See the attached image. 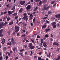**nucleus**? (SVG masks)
Here are the masks:
<instances>
[{"label":"nucleus","mask_w":60,"mask_h":60,"mask_svg":"<svg viewBox=\"0 0 60 60\" xmlns=\"http://www.w3.org/2000/svg\"><path fill=\"white\" fill-rule=\"evenodd\" d=\"M14 29L15 30V32L16 33L19 30V27L18 26H15Z\"/></svg>","instance_id":"2"},{"label":"nucleus","mask_w":60,"mask_h":60,"mask_svg":"<svg viewBox=\"0 0 60 60\" xmlns=\"http://www.w3.org/2000/svg\"><path fill=\"white\" fill-rule=\"evenodd\" d=\"M2 42L1 43H2L3 44H4L5 43V39H4V38H3L2 40Z\"/></svg>","instance_id":"10"},{"label":"nucleus","mask_w":60,"mask_h":60,"mask_svg":"<svg viewBox=\"0 0 60 60\" xmlns=\"http://www.w3.org/2000/svg\"><path fill=\"white\" fill-rule=\"evenodd\" d=\"M25 50V49H22L20 50H19L20 52H22V51H23Z\"/></svg>","instance_id":"28"},{"label":"nucleus","mask_w":60,"mask_h":60,"mask_svg":"<svg viewBox=\"0 0 60 60\" xmlns=\"http://www.w3.org/2000/svg\"><path fill=\"white\" fill-rule=\"evenodd\" d=\"M13 21L9 23V25H12V24H13Z\"/></svg>","instance_id":"16"},{"label":"nucleus","mask_w":60,"mask_h":60,"mask_svg":"<svg viewBox=\"0 0 60 60\" xmlns=\"http://www.w3.org/2000/svg\"><path fill=\"white\" fill-rule=\"evenodd\" d=\"M55 2H56V1H54L51 2V4H53L55 3Z\"/></svg>","instance_id":"31"},{"label":"nucleus","mask_w":60,"mask_h":60,"mask_svg":"<svg viewBox=\"0 0 60 60\" xmlns=\"http://www.w3.org/2000/svg\"><path fill=\"white\" fill-rule=\"evenodd\" d=\"M11 41L12 43H13V42L14 41V39H13V38H11Z\"/></svg>","instance_id":"29"},{"label":"nucleus","mask_w":60,"mask_h":60,"mask_svg":"<svg viewBox=\"0 0 60 60\" xmlns=\"http://www.w3.org/2000/svg\"><path fill=\"white\" fill-rule=\"evenodd\" d=\"M46 6H45V5H44V6L43 8V10H48V9H49V8H50V6H49L48 7H46Z\"/></svg>","instance_id":"3"},{"label":"nucleus","mask_w":60,"mask_h":60,"mask_svg":"<svg viewBox=\"0 0 60 60\" xmlns=\"http://www.w3.org/2000/svg\"><path fill=\"white\" fill-rule=\"evenodd\" d=\"M8 33L9 34H10V31H8Z\"/></svg>","instance_id":"60"},{"label":"nucleus","mask_w":60,"mask_h":60,"mask_svg":"<svg viewBox=\"0 0 60 60\" xmlns=\"http://www.w3.org/2000/svg\"><path fill=\"white\" fill-rule=\"evenodd\" d=\"M56 42H55L53 43V45H56Z\"/></svg>","instance_id":"49"},{"label":"nucleus","mask_w":60,"mask_h":60,"mask_svg":"<svg viewBox=\"0 0 60 60\" xmlns=\"http://www.w3.org/2000/svg\"><path fill=\"white\" fill-rule=\"evenodd\" d=\"M43 39H41V43H43Z\"/></svg>","instance_id":"35"},{"label":"nucleus","mask_w":60,"mask_h":60,"mask_svg":"<svg viewBox=\"0 0 60 60\" xmlns=\"http://www.w3.org/2000/svg\"><path fill=\"white\" fill-rule=\"evenodd\" d=\"M41 0H35V2H40Z\"/></svg>","instance_id":"38"},{"label":"nucleus","mask_w":60,"mask_h":60,"mask_svg":"<svg viewBox=\"0 0 60 60\" xmlns=\"http://www.w3.org/2000/svg\"><path fill=\"white\" fill-rule=\"evenodd\" d=\"M4 26V24H3V22H2L1 23V22H0V29L3 28V26Z\"/></svg>","instance_id":"6"},{"label":"nucleus","mask_w":60,"mask_h":60,"mask_svg":"<svg viewBox=\"0 0 60 60\" xmlns=\"http://www.w3.org/2000/svg\"><path fill=\"white\" fill-rule=\"evenodd\" d=\"M25 48H27V45H26L24 46Z\"/></svg>","instance_id":"41"},{"label":"nucleus","mask_w":60,"mask_h":60,"mask_svg":"<svg viewBox=\"0 0 60 60\" xmlns=\"http://www.w3.org/2000/svg\"><path fill=\"white\" fill-rule=\"evenodd\" d=\"M34 17V15H32V14H31L29 17V18H30V19H33V17Z\"/></svg>","instance_id":"8"},{"label":"nucleus","mask_w":60,"mask_h":60,"mask_svg":"<svg viewBox=\"0 0 60 60\" xmlns=\"http://www.w3.org/2000/svg\"><path fill=\"white\" fill-rule=\"evenodd\" d=\"M47 26V25H45L43 26L42 27V29H43L44 28H45L46 27V26Z\"/></svg>","instance_id":"14"},{"label":"nucleus","mask_w":60,"mask_h":60,"mask_svg":"<svg viewBox=\"0 0 60 60\" xmlns=\"http://www.w3.org/2000/svg\"><path fill=\"white\" fill-rule=\"evenodd\" d=\"M38 9V8L37 7H36L35 9H34V11H36V10H37Z\"/></svg>","instance_id":"39"},{"label":"nucleus","mask_w":60,"mask_h":60,"mask_svg":"<svg viewBox=\"0 0 60 60\" xmlns=\"http://www.w3.org/2000/svg\"><path fill=\"white\" fill-rule=\"evenodd\" d=\"M17 14H18L17 13H15L14 14H12V15H13V17H15V16H17Z\"/></svg>","instance_id":"13"},{"label":"nucleus","mask_w":60,"mask_h":60,"mask_svg":"<svg viewBox=\"0 0 60 60\" xmlns=\"http://www.w3.org/2000/svg\"><path fill=\"white\" fill-rule=\"evenodd\" d=\"M55 24H56V23L55 22H53L52 23V26H54L55 25Z\"/></svg>","instance_id":"20"},{"label":"nucleus","mask_w":60,"mask_h":60,"mask_svg":"<svg viewBox=\"0 0 60 60\" xmlns=\"http://www.w3.org/2000/svg\"><path fill=\"white\" fill-rule=\"evenodd\" d=\"M38 59L39 60H41V57H38Z\"/></svg>","instance_id":"36"},{"label":"nucleus","mask_w":60,"mask_h":60,"mask_svg":"<svg viewBox=\"0 0 60 60\" xmlns=\"http://www.w3.org/2000/svg\"><path fill=\"white\" fill-rule=\"evenodd\" d=\"M50 41H51V42H52V41H53V39H52V38H51L50 40Z\"/></svg>","instance_id":"43"},{"label":"nucleus","mask_w":60,"mask_h":60,"mask_svg":"<svg viewBox=\"0 0 60 60\" xmlns=\"http://www.w3.org/2000/svg\"><path fill=\"white\" fill-rule=\"evenodd\" d=\"M19 22V21L17 19V20L16 24H18Z\"/></svg>","instance_id":"57"},{"label":"nucleus","mask_w":60,"mask_h":60,"mask_svg":"<svg viewBox=\"0 0 60 60\" xmlns=\"http://www.w3.org/2000/svg\"><path fill=\"white\" fill-rule=\"evenodd\" d=\"M57 46H58L59 45V44H58V43L56 42V45Z\"/></svg>","instance_id":"59"},{"label":"nucleus","mask_w":60,"mask_h":60,"mask_svg":"<svg viewBox=\"0 0 60 60\" xmlns=\"http://www.w3.org/2000/svg\"><path fill=\"white\" fill-rule=\"evenodd\" d=\"M8 45L11 46V42H8Z\"/></svg>","instance_id":"21"},{"label":"nucleus","mask_w":60,"mask_h":60,"mask_svg":"<svg viewBox=\"0 0 60 60\" xmlns=\"http://www.w3.org/2000/svg\"><path fill=\"white\" fill-rule=\"evenodd\" d=\"M15 6H14L13 7V8L11 9V10H14L15 9Z\"/></svg>","instance_id":"19"},{"label":"nucleus","mask_w":60,"mask_h":60,"mask_svg":"<svg viewBox=\"0 0 60 60\" xmlns=\"http://www.w3.org/2000/svg\"><path fill=\"white\" fill-rule=\"evenodd\" d=\"M47 17H44V18H43V19L44 20V19H47Z\"/></svg>","instance_id":"52"},{"label":"nucleus","mask_w":60,"mask_h":60,"mask_svg":"<svg viewBox=\"0 0 60 60\" xmlns=\"http://www.w3.org/2000/svg\"><path fill=\"white\" fill-rule=\"evenodd\" d=\"M45 37H48V34H46V35H45Z\"/></svg>","instance_id":"54"},{"label":"nucleus","mask_w":60,"mask_h":60,"mask_svg":"<svg viewBox=\"0 0 60 60\" xmlns=\"http://www.w3.org/2000/svg\"><path fill=\"white\" fill-rule=\"evenodd\" d=\"M3 49L4 51H6V49H7V48L5 47H4Z\"/></svg>","instance_id":"24"},{"label":"nucleus","mask_w":60,"mask_h":60,"mask_svg":"<svg viewBox=\"0 0 60 60\" xmlns=\"http://www.w3.org/2000/svg\"><path fill=\"white\" fill-rule=\"evenodd\" d=\"M12 34L13 35H15L16 34L15 33V32H13L12 33Z\"/></svg>","instance_id":"48"},{"label":"nucleus","mask_w":60,"mask_h":60,"mask_svg":"<svg viewBox=\"0 0 60 60\" xmlns=\"http://www.w3.org/2000/svg\"><path fill=\"white\" fill-rule=\"evenodd\" d=\"M4 14V12H1V14H0V16H1V15H3Z\"/></svg>","instance_id":"45"},{"label":"nucleus","mask_w":60,"mask_h":60,"mask_svg":"<svg viewBox=\"0 0 60 60\" xmlns=\"http://www.w3.org/2000/svg\"><path fill=\"white\" fill-rule=\"evenodd\" d=\"M0 60H3V57L2 56L0 57Z\"/></svg>","instance_id":"44"},{"label":"nucleus","mask_w":60,"mask_h":60,"mask_svg":"<svg viewBox=\"0 0 60 60\" xmlns=\"http://www.w3.org/2000/svg\"><path fill=\"white\" fill-rule=\"evenodd\" d=\"M16 47H14L13 49V51H15V50H16Z\"/></svg>","instance_id":"33"},{"label":"nucleus","mask_w":60,"mask_h":60,"mask_svg":"<svg viewBox=\"0 0 60 60\" xmlns=\"http://www.w3.org/2000/svg\"><path fill=\"white\" fill-rule=\"evenodd\" d=\"M22 11H23V8H21L19 10V12H20V13H21V12H22Z\"/></svg>","instance_id":"18"},{"label":"nucleus","mask_w":60,"mask_h":60,"mask_svg":"<svg viewBox=\"0 0 60 60\" xmlns=\"http://www.w3.org/2000/svg\"><path fill=\"white\" fill-rule=\"evenodd\" d=\"M50 28H49L46 29L45 30V31L46 32H47L48 31H50Z\"/></svg>","instance_id":"17"},{"label":"nucleus","mask_w":60,"mask_h":60,"mask_svg":"<svg viewBox=\"0 0 60 60\" xmlns=\"http://www.w3.org/2000/svg\"><path fill=\"white\" fill-rule=\"evenodd\" d=\"M22 23V22H20L19 23L18 25H20V24H21Z\"/></svg>","instance_id":"58"},{"label":"nucleus","mask_w":60,"mask_h":60,"mask_svg":"<svg viewBox=\"0 0 60 60\" xmlns=\"http://www.w3.org/2000/svg\"><path fill=\"white\" fill-rule=\"evenodd\" d=\"M30 52H31V53H30V55H33V52L32 51H30Z\"/></svg>","instance_id":"47"},{"label":"nucleus","mask_w":60,"mask_h":60,"mask_svg":"<svg viewBox=\"0 0 60 60\" xmlns=\"http://www.w3.org/2000/svg\"><path fill=\"white\" fill-rule=\"evenodd\" d=\"M35 18H34L33 19V22L34 23L35 22Z\"/></svg>","instance_id":"32"},{"label":"nucleus","mask_w":60,"mask_h":60,"mask_svg":"<svg viewBox=\"0 0 60 60\" xmlns=\"http://www.w3.org/2000/svg\"><path fill=\"white\" fill-rule=\"evenodd\" d=\"M56 24L54 25L53 26V28H56Z\"/></svg>","instance_id":"34"},{"label":"nucleus","mask_w":60,"mask_h":60,"mask_svg":"<svg viewBox=\"0 0 60 60\" xmlns=\"http://www.w3.org/2000/svg\"><path fill=\"white\" fill-rule=\"evenodd\" d=\"M47 43L45 42H44L43 43V46L44 47H46L47 46V45H46Z\"/></svg>","instance_id":"9"},{"label":"nucleus","mask_w":60,"mask_h":60,"mask_svg":"<svg viewBox=\"0 0 60 60\" xmlns=\"http://www.w3.org/2000/svg\"><path fill=\"white\" fill-rule=\"evenodd\" d=\"M51 54V53H50V52L49 53V55H48V54H47V57H49V58H50V56H51L50 54Z\"/></svg>","instance_id":"15"},{"label":"nucleus","mask_w":60,"mask_h":60,"mask_svg":"<svg viewBox=\"0 0 60 60\" xmlns=\"http://www.w3.org/2000/svg\"><path fill=\"white\" fill-rule=\"evenodd\" d=\"M30 14H31V13H30V12L28 13V15H30Z\"/></svg>","instance_id":"63"},{"label":"nucleus","mask_w":60,"mask_h":60,"mask_svg":"<svg viewBox=\"0 0 60 60\" xmlns=\"http://www.w3.org/2000/svg\"><path fill=\"white\" fill-rule=\"evenodd\" d=\"M31 8V6L30 5H28L26 7V9L27 10H29Z\"/></svg>","instance_id":"11"},{"label":"nucleus","mask_w":60,"mask_h":60,"mask_svg":"<svg viewBox=\"0 0 60 60\" xmlns=\"http://www.w3.org/2000/svg\"><path fill=\"white\" fill-rule=\"evenodd\" d=\"M55 19V18L54 17H52L51 18V19Z\"/></svg>","instance_id":"61"},{"label":"nucleus","mask_w":60,"mask_h":60,"mask_svg":"<svg viewBox=\"0 0 60 60\" xmlns=\"http://www.w3.org/2000/svg\"><path fill=\"white\" fill-rule=\"evenodd\" d=\"M23 15L24 17L22 18V19L24 20H26L27 22L28 19V18H28V16H27V14L26 13H24L23 14Z\"/></svg>","instance_id":"1"},{"label":"nucleus","mask_w":60,"mask_h":60,"mask_svg":"<svg viewBox=\"0 0 60 60\" xmlns=\"http://www.w3.org/2000/svg\"><path fill=\"white\" fill-rule=\"evenodd\" d=\"M20 55H21V56H22V57H23L24 56H23V54H22V53H20Z\"/></svg>","instance_id":"42"},{"label":"nucleus","mask_w":60,"mask_h":60,"mask_svg":"<svg viewBox=\"0 0 60 60\" xmlns=\"http://www.w3.org/2000/svg\"><path fill=\"white\" fill-rule=\"evenodd\" d=\"M41 3H42V1H41L39 2V5H41Z\"/></svg>","instance_id":"37"},{"label":"nucleus","mask_w":60,"mask_h":60,"mask_svg":"<svg viewBox=\"0 0 60 60\" xmlns=\"http://www.w3.org/2000/svg\"><path fill=\"white\" fill-rule=\"evenodd\" d=\"M37 38H40V36L39 35H38L37 36Z\"/></svg>","instance_id":"46"},{"label":"nucleus","mask_w":60,"mask_h":60,"mask_svg":"<svg viewBox=\"0 0 60 60\" xmlns=\"http://www.w3.org/2000/svg\"><path fill=\"white\" fill-rule=\"evenodd\" d=\"M18 16H16L15 17V19H18Z\"/></svg>","instance_id":"50"},{"label":"nucleus","mask_w":60,"mask_h":60,"mask_svg":"<svg viewBox=\"0 0 60 60\" xmlns=\"http://www.w3.org/2000/svg\"><path fill=\"white\" fill-rule=\"evenodd\" d=\"M8 56H6V60H7L8 59Z\"/></svg>","instance_id":"56"},{"label":"nucleus","mask_w":60,"mask_h":60,"mask_svg":"<svg viewBox=\"0 0 60 60\" xmlns=\"http://www.w3.org/2000/svg\"><path fill=\"white\" fill-rule=\"evenodd\" d=\"M26 2L25 1H22V0L21 1H19V4H21V5H24V4Z\"/></svg>","instance_id":"4"},{"label":"nucleus","mask_w":60,"mask_h":60,"mask_svg":"<svg viewBox=\"0 0 60 60\" xmlns=\"http://www.w3.org/2000/svg\"><path fill=\"white\" fill-rule=\"evenodd\" d=\"M26 36V35H25V34H23V35H22L21 36V37L22 38H23V37H25V36Z\"/></svg>","instance_id":"25"},{"label":"nucleus","mask_w":60,"mask_h":60,"mask_svg":"<svg viewBox=\"0 0 60 60\" xmlns=\"http://www.w3.org/2000/svg\"><path fill=\"white\" fill-rule=\"evenodd\" d=\"M5 23H4V25H6L7 24V22L6 21L5 22Z\"/></svg>","instance_id":"53"},{"label":"nucleus","mask_w":60,"mask_h":60,"mask_svg":"<svg viewBox=\"0 0 60 60\" xmlns=\"http://www.w3.org/2000/svg\"><path fill=\"white\" fill-rule=\"evenodd\" d=\"M43 49L44 50H47V49L46 48H44Z\"/></svg>","instance_id":"64"},{"label":"nucleus","mask_w":60,"mask_h":60,"mask_svg":"<svg viewBox=\"0 0 60 60\" xmlns=\"http://www.w3.org/2000/svg\"><path fill=\"white\" fill-rule=\"evenodd\" d=\"M19 58L18 57H16L15 58V60H17V59H18Z\"/></svg>","instance_id":"51"},{"label":"nucleus","mask_w":60,"mask_h":60,"mask_svg":"<svg viewBox=\"0 0 60 60\" xmlns=\"http://www.w3.org/2000/svg\"><path fill=\"white\" fill-rule=\"evenodd\" d=\"M59 59H60V56H59L58 58L56 59V60H58Z\"/></svg>","instance_id":"26"},{"label":"nucleus","mask_w":60,"mask_h":60,"mask_svg":"<svg viewBox=\"0 0 60 60\" xmlns=\"http://www.w3.org/2000/svg\"><path fill=\"white\" fill-rule=\"evenodd\" d=\"M8 15H10V14H12V12H11V11H8Z\"/></svg>","instance_id":"12"},{"label":"nucleus","mask_w":60,"mask_h":60,"mask_svg":"<svg viewBox=\"0 0 60 60\" xmlns=\"http://www.w3.org/2000/svg\"><path fill=\"white\" fill-rule=\"evenodd\" d=\"M45 39H46V38L45 37L44 38H43V39L44 40H45Z\"/></svg>","instance_id":"55"},{"label":"nucleus","mask_w":60,"mask_h":60,"mask_svg":"<svg viewBox=\"0 0 60 60\" xmlns=\"http://www.w3.org/2000/svg\"><path fill=\"white\" fill-rule=\"evenodd\" d=\"M31 41L33 43H34V41L32 39H31Z\"/></svg>","instance_id":"40"},{"label":"nucleus","mask_w":60,"mask_h":60,"mask_svg":"<svg viewBox=\"0 0 60 60\" xmlns=\"http://www.w3.org/2000/svg\"><path fill=\"white\" fill-rule=\"evenodd\" d=\"M55 17L56 18H58V20H60V14H57L56 15H55Z\"/></svg>","instance_id":"5"},{"label":"nucleus","mask_w":60,"mask_h":60,"mask_svg":"<svg viewBox=\"0 0 60 60\" xmlns=\"http://www.w3.org/2000/svg\"><path fill=\"white\" fill-rule=\"evenodd\" d=\"M47 2V0H44L43 1V3H46Z\"/></svg>","instance_id":"27"},{"label":"nucleus","mask_w":60,"mask_h":60,"mask_svg":"<svg viewBox=\"0 0 60 60\" xmlns=\"http://www.w3.org/2000/svg\"><path fill=\"white\" fill-rule=\"evenodd\" d=\"M32 46V43H30L29 44L28 47L29 48H30V47H31Z\"/></svg>","instance_id":"22"},{"label":"nucleus","mask_w":60,"mask_h":60,"mask_svg":"<svg viewBox=\"0 0 60 60\" xmlns=\"http://www.w3.org/2000/svg\"><path fill=\"white\" fill-rule=\"evenodd\" d=\"M30 48L31 49H34V46H32L30 47Z\"/></svg>","instance_id":"30"},{"label":"nucleus","mask_w":60,"mask_h":60,"mask_svg":"<svg viewBox=\"0 0 60 60\" xmlns=\"http://www.w3.org/2000/svg\"><path fill=\"white\" fill-rule=\"evenodd\" d=\"M3 30L2 29L1 30H0V37H2L3 35L2 34V32H3Z\"/></svg>","instance_id":"7"},{"label":"nucleus","mask_w":60,"mask_h":60,"mask_svg":"<svg viewBox=\"0 0 60 60\" xmlns=\"http://www.w3.org/2000/svg\"><path fill=\"white\" fill-rule=\"evenodd\" d=\"M10 19H11V18H10V17H9L7 18V20L8 21H9Z\"/></svg>","instance_id":"23"},{"label":"nucleus","mask_w":60,"mask_h":60,"mask_svg":"<svg viewBox=\"0 0 60 60\" xmlns=\"http://www.w3.org/2000/svg\"><path fill=\"white\" fill-rule=\"evenodd\" d=\"M51 37H53V34H51Z\"/></svg>","instance_id":"62"}]
</instances>
